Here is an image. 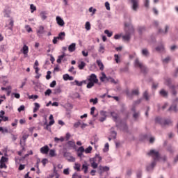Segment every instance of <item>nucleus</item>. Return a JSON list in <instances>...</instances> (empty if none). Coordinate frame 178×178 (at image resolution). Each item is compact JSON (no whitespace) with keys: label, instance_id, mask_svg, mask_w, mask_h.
I'll return each instance as SVG.
<instances>
[{"label":"nucleus","instance_id":"nucleus-1","mask_svg":"<svg viewBox=\"0 0 178 178\" xmlns=\"http://www.w3.org/2000/svg\"><path fill=\"white\" fill-rule=\"evenodd\" d=\"M147 155L152 156L154 159V161L151 163V165L147 167V172H149L153 170L154 168H155L156 165V161H159V152L155 150H150Z\"/></svg>","mask_w":178,"mask_h":178},{"label":"nucleus","instance_id":"nucleus-2","mask_svg":"<svg viewBox=\"0 0 178 178\" xmlns=\"http://www.w3.org/2000/svg\"><path fill=\"white\" fill-rule=\"evenodd\" d=\"M124 31H125V35H122V40L123 41H130V38L131 35V33H134V28L131 27L130 29V32H127V27H129V24L127 23H124Z\"/></svg>","mask_w":178,"mask_h":178},{"label":"nucleus","instance_id":"nucleus-3","mask_svg":"<svg viewBox=\"0 0 178 178\" xmlns=\"http://www.w3.org/2000/svg\"><path fill=\"white\" fill-rule=\"evenodd\" d=\"M49 124H47V122H44V130H47V131H51V127L50 126H52L53 124H55V120H54V115H50L49 116Z\"/></svg>","mask_w":178,"mask_h":178},{"label":"nucleus","instance_id":"nucleus-4","mask_svg":"<svg viewBox=\"0 0 178 178\" xmlns=\"http://www.w3.org/2000/svg\"><path fill=\"white\" fill-rule=\"evenodd\" d=\"M135 66L136 67H139L142 73H147V72H148V68H147V67L143 65V63H140V60H138V59H136L135 60Z\"/></svg>","mask_w":178,"mask_h":178},{"label":"nucleus","instance_id":"nucleus-5","mask_svg":"<svg viewBox=\"0 0 178 178\" xmlns=\"http://www.w3.org/2000/svg\"><path fill=\"white\" fill-rule=\"evenodd\" d=\"M166 84L170 88L172 95H177V91H176V86L175 85L170 86L172 84V80L170 79H166Z\"/></svg>","mask_w":178,"mask_h":178},{"label":"nucleus","instance_id":"nucleus-6","mask_svg":"<svg viewBox=\"0 0 178 178\" xmlns=\"http://www.w3.org/2000/svg\"><path fill=\"white\" fill-rule=\"evenodd\" d=\"M87 79L88 81H90L92 83H98V79H97V75H95V74H92L91 75L88 76Z\"/></svg>","mask_w":178,"mask_h":178},{"label":"nucleus","instance_id":"nucleus-7","mask_svg":"<svg viewBox=\"0 0 178 178\" xmlns=\"http://www.w3.org/2000/svg\"><path fill=\"white\" fill-rule=\"evenodd\" d=\"M21 52H22L25 58H27V56H29V46L24 44L21 49Z\"/></svg>","mask_w":178,"mask_h":178},{"label":"nucleus","instance_id":"nucleus-8","mask_svg":"<svg viewBox=\"0 0 178 178\" xmlns=\"http://www.w3.org/2000/svg\"><path fill=\"white\" fill-rule=\"evenodd\" d=\"M131 2L133 10L137 11V9H138V0H131Z\"/></svg>","mask_w":178,"mask_h":178},{"label":"nucleus","instance_id":"nucleus-9","mask_svg":"<svg viewBox=\"0 0 178 178\" xmlns=\"http://www.w3.org/2000/svg\"><path fill=\"white\" fill-rule=\"evenodd\" d=\"M56 20L57 24H58V26H60L61 27H63V26H65V21H63V19H61L60 17H59V16L56 17Z\"/></svg>","mask_w":178,"mask_h":178},{"label":"nucleus","instance_id":"nucleus-10","mask_svg":"<svg viewBox=\"0 0 178 178\" xmlns=\"http://www.w3.org/2000/svg\"><path fill=\"white\" fill-rule=\"evenodd\" d=\"M40 152L41 154H47L48 152H49V147L48 145H44V147L40 148Z\"/></svg>","mask_w":178,"mask_h":178},{"label":"nucleus","instance_id":"nucleus-11","mask_svg":"<svg viewBox=\"0 0 178 178\" xmlns=\"http://www.w3.org/2000/svg\"><path fill=\"white\" fill-rule=\"evenodd\" d=\"M66 56V54L63 53L61 56H58V58L57 59V63H62V60L63 62H66V58H64Z\"/></svg>","mask_w":178,"mask_h":178},{"label":"nucleus","instance_id":"nucleus-12","mask_svg":"<svg viewBox=\"0 0 178 178\" xmlns=\"http://www.w3.org/2000/svg\"><path fill=\"white\" fill-rule=\"evenodd\" d=\"M96 63L99 67V70H101V72H104V69H105V66H104V63H102V61L101 60H97Z\"/></svg>","mask_w":178,"mask_h":178},{"label":"nucleus","instance_id":"nucleus-13","mask_svg":"<svg viewBox=\"0 0 178 178\" xmlns=\"http://www.w3.org/2000/svg\"><path fill=\"white\" fill-rule=\"evenodd\" d=\"M159 94L161 97H163V98H168V95H169L168 91L165 90L164 89L160 90Z\"/></svg>","mask_w":178,"mask_h":178},{"label":"nucleus","instance_id":"nucleus-14","mask_svg":"<svg viewBox=\"0 0 178 178\" xmlns=\"http://www.w3.org/2000/svg\"><path fill=\"white\" fill-rule=\"evenodd\" d=\"M68 51L69 52H74V51H76V43H72L68 47Z\"/></svg>","mask_w":178,"mask_h":178},{"label":"nucleus","instance_id":"nucleus-15","mask_svg":"<svg viewBox=\"0 0 178 178\" xmlns=\"http://www.w3.org/2000/svg\"><path fill=\"white\" fill-rule=\"evenodd\" d=\"M45 33V31H44V26H40L38 28V30H37L38 35H41L42 34H44Z\"/></svg>","mask_w":178,"mask_h":178},{"label":"nucleus","instance_id":"nucleus-16","mask_svg":"<svg viewBox=\"0 0 178 178\" xmlns=\"http://www.w3.org/2000/svg\"><path fill=\"white\" fill-rule=\"evenodd\" d=\"M142 55L143 56H145V58H148L149 56V51L147 49H142Z\"/></svg>","mask_w":178,"mask_h":178},{"label":"nucleus","instance_id":"nucleus-17","mask_svg":"<svg viewBox=\"0 0 178 178\" xmlns=\"http://www.w3.org/2000/svg\"><path fill=\"white\" fill-rule=\"evenodd\" d=\"M67 145H68V147H70V148H75L76 143L73 140H70L67 143Z\"/></svg>","mask_w":178,"mask_h":178},{"label":"nucleus","instance_id":"nucleus-18","mask_svg":"<svg viewBox=\"0 0 178 178\" xmlns=\"http://www.w3.org/2000/svg\"><path fill=\"white\" fill-rule=\"evenodd\" d=\"M8 26H9L8 30L13 31V26H15V21H13V19H10V23H9Z\"/></svg>","mask_w":178,"mask_h":178},{"label":"nucleus","instance_id":"nucleus-19","mask_svg":"<svg viewBox=\"0 0 178 178\" xmlns=\"http://www.w3.org/2000/svg\"><path fill=\"white\" fill-rule=\"evenodd\" d=\"M66 35V33L65 32H61L58 34V36L57 37L58 40H60L61 41H63L65 40V36Z\"/></svg>","mask_w":178,"mask_h":178},{"label":"nucleus","instance_id":"nucleus-20","mask_svg":"<svg viewBox=\"0 0 178 178\" xmlns=\"http://www.w3.org/2000/svg\"><path fill=\"white\" fill-rule=\"evenodd\" d=\"M109 167L108 166H100L99 171L100 172H109Z\"/></svg>","mask_w":178,"mask_h":178},{"label":"nucleus","instance_id":"nucleus-21","mask_svg":"<svg viewBox=\"0 0 178 178\" xmlns=\"http://www.w3.org/2000/svg\"><path fill=\"white\" fill-rule=\"evenodd\" d=\"M168 30H169V26L166 25L165 27V31H163L162 29H159V33H160V34H166Z\"/></svg>","mask_w":178,"mask_h":178},{"label":"nucleus","instance_id":"nucleus-22","mask_svg":"<svg viewBox=\"0 0 178 178\" xmlns=\"http://www.w3.org/2000/svg\"><path fill=\"white\" fill-rule=\"evenodd\" d=\"M98 51L100 54H104L105 52V47L102 44H100Z\"/></svg>","mask_w":178,"mask_h":178},{"label":"nucleus","instance_id":"nucleus-23","mask_svg":"<svg viewBox=\"0 0 178 178\" xmlns=\"http://www.w3.org/2000/svg\"><path fill=\"white\" fill-rule=\"evenodd\" d=\"M168 111H174V112H177V105H172L169 108Z\"/></svg>","mask_w":178,"mask_h":178},{"label":"nucleus","instance_id":"nucleus-24","mask_svg":"<svg viewBox=\"0 0 178 178\" xmlns=\"http://www.w3.org/2000/svg\"><path fill=\"white\" fill-rule=\"evenodd\" d=\"M30 9H31V13H34V12H35V10H37V7H35V6H34V4H31Z\"/></svg>","mask_w":178,"mask_h":178},{"label":"nucleus","instance_id":"nucleus-25","mask_svg":"<svg viewBox=\"0 0 178 178\" xmlns=\"http://www.w3.org/2000/svg\"><path fill=\"white\" fill-rule=\"evenodd\" d=\"M86 67V63L84 61H81V63L79 65L78 67L80 69V70H83L84 67Z\"/></svg>","mask_w":178,"mask_h":178},{"label":"nucleus","instance_id":"nucleus-26","mask_svg":"<svg viewBox=\"0 0 178 178\" xmlns=\"http://www.w3.org/2000/svg\"><path fill=\"white\" fill-rule=\"evenodd\" d=\"M54 141L55 143H59V141H60L61 143H63V141H65V138L63 137H60V138L55 137Z\"/></svg>","mask_w":178,"mask_h":178},{"label":"nucleus","instance_id":"nucleus-27","mask_svg":"<svg viewBox=\"0 0 178 178\" xmlns=\"http://www.w3.org/2000/svg\"><path fill=\"white\" fill-rule=\"evenodd\" d=\"M35 108H33V113H35V112H37V111H38V109H40V104L38 103H35Z\"/></svg>","mask_w":178,"mask_h":178},{"label":"nucleus","instance_id":"nucleus-28","mask_svg":"<svg viewBox=\"0 0 178 178\" xmlns=\"http://www.w3.org/2000/svg\"><path fill=\"white\" fill-rule=\"evenodd\" d=\"M85 29L88 31L91 30V24H90V22H87L85 24Z\"/></svg>","mask_w":178,"mask_h":178},{"label":"nucleus","instance_id":"nucleus-29","mask_svg":"<svg viewBox=\"0 0 178 178\" xmlns=\"http://www.w3.org/2000/svg\"><path fill=\"white\" fill-rule=\"evenodd\" d=\"M111 116L113 118V120H115V122H116V120H118V115L116 113L111 112Z\"/></svg>","mask_w":178,"mask_h":178},{"label":"nucleus","instance_id":"nucleus-30","mask_svg":"<svg viewBox=\"0 0 178 178\" xmlns=\"http://www.w3.org/2000/svg\"><path fill=\"white\" fill-rule=\"evenodd\" d=\"M0 131H1L3 134H5V133H9V130L7 129V128H3L2 127H0Z\"/></svg>","mask_w":178,"mask_h":178},{"label":"nucleus","instance_id":"nucleus-31","mask_svg":"<svg viewBox=\"0 0 178 178\" xmlns=\"http://www.w3.org/2000/svg\"><path fill=\"white\" fill-rule=\"evenodd\" d=\"M104 33L106 34L107 37H112L113 35V33L109 31V30H105Z\"/></svg>","mask_w":178,"mask_h":178},{"label":"nucleus","instance_id":"nucleus-32","mask_svg":"<svg viewBox=\"0 0 178 178\" xmlns=\"http://www.w3.org/2000/svg\"><path fill=\"white\" fill-rule=\"evenodd\" d=\"M90 102L93 103V105H97L98 104V98L90 99Z\"/></svg>","mask_w":178,"mask_h":178},{"label":"nucleus","instance_id":"nucleus-33","mask_svg":"<svg viewBox=\"0 0 178 178\" xmlns=\"http://www.w3.org/2000/svg\"><path fill=\"white\" fill-rule=\"evenodd\" d=\"M40 17L42 20H45L47 19V13L45 12L40 13Z\"/></svg>","mask_w":178,"mask_h":178},{"label":"nucleus","instance_id":"nucleus-34","mask_svg":"<svg viewBox=\"0 0 178 178\" xmlns=\"http://www.w3.org/2000/svg\"><path fill=\"white\" fill-rule=\"evenodd\" d=\"M56 154H55V150L54 149H50L49 151V156H51V158H54V156H56Z\"/></svg>","mask_w":178,"mask_h":178},{"label":"nucleus","instance_id":"nucleus-35","mask_svg":"<svg viewBox=\"0 0 178 178\" xmlns=\"http://www.w3.org/2000/svg\"><path fill=\"white\" fill-rule=\"evenodd\" d=\"M94 84H95V83L89 81V83L87 84L86 87H87V88H92V87H94Z\"/></svg>","mask_w":178,"mask_h":178},{"label":"nucleus","instance_id":"nucleus-36","mask_svg":"<svg viewBox=\"0 0 178 178\" xmlns=\"http://www.w3.org/2000/svg\"><path fill=\"white\" fill-rule=\"evenodd\" d=\"M91 151H92V147H91V146H89L88 147H87L85 149L86 154H90L91 152Z\"/></svg>","mask_w":178,"mask_h":178},{"label":"nucleus","instance_id":"nucleus-37","mask_svg":"<svg viewBox=\"0 0 178 178\" xmlns=\"http://www.w3.org/2000/svg\"><path fill=\"white\" fill-rule=\"evenodd\" d=\"M171 124H172V120H165L163 122L164 126L170 125Z\"/></svg>","mask_w":178,"mask_h":178},{"label":"nucleus","instance_id":"nucleus-38","mask_svg":"<svg viewBox=\"0 0 178 178\" xmlns=\"http://www.w3.org/2000/svg\"><path fill=\"white\" fill-rule=\"evenodd\" d=\"M82 169L84 170V173H87V172H88V166H87V165L83 164L82 165Z\"/></svg>","mask_w":178,"mask_h":178},{"label":"nucleus","instance_id":"nucleus-39","mask_svg":"<svg viewBox=\"0 0 178 178\" xmlns=\"http://www.w3.org/2000/svg\"><path fill=\"white\" fill-rule=\"evenodd\" d=\"M8 157L2 156L0 160V162L5 163L6 162H8Z\"/></svg>","mask_w":178,"mask_h":178},{"label":"nucleus","instance_id":"nucleus-40","mask_svg":"<svg viewBox=\"0 0 178 178\" xmlns=\"http://www.w3.org/2000/svg\"><path fill=\"white\" fill-rule=\"evenodd\" d=\"M74 83H75L76 86H77L78 87H81V86H83V82H80L77 80H75Z\"/></svg>","mask_w":178,"mask_h":178},{"label":"nucleus","instance_id":"nucleus-41","mask_svg":"<svg viewBox=\"0 0 178 178\" xmlns=\"http://www.w3.org/2000/svg\"><path fill=\"white\" fill-rule=\"evenodd\" d=\"M8 166H6V164L5 163L0 162V169H6Z\"/></svg>","mask_w":178,"mask_h":178},{"label":"nucleus","instance_id":"nucleus-42","mask_svg":"<svg viewBox=\"0 0 178 178\" xmlns=\"http://www.w3.org/2000/svg\"><path fill=\"white\" fill-rule=\"evenodd\" d=\"M105 79H106V75L105 74V73H102V76L100 77V80L104 82L105 81Z\"/></svg>","mask_w":178,"mask_h":178},{"label":"nucleus","instance_id":"nucleus-43","mask_svg":"<svg viewBox=\"0 0 178 178\" xmlns=\"http://www.w3.org/2000/svg\"><path fill=\"white\" fill-rule=\"evenodd\" d=\"M51 94H52V90L51 89H47L45 92H44V95L47 96H49L51 95Z\"/></svg>","mask_w":178,"mask_h":178},{"label":"nucleus","instance_id":"nucleus-44","mask_svg":"<svg viewBox=\"0 0 178 178\" xmlns=\"http://www.w3.org/2000/svg\"><path fill=\"white\" fill-rule=\"evenodd\" d=\"M143 97H144L145 99H146V101H148L149 99V97H148V92L145 91L143 93Z\"/></svg>","mask_w":178,"mask_h":178},{"label":"nucleus","instance_id":"nucleus-45","mask_svg":"<svg viewBox=\"0 0 178 178\" xmlns=\"http://www.w3.org/2000/svg\"><path fill=\"white\" fill-rule=\"evenodd\" d=\"M105 8L107 10H111V4H109V2L106 1L105 3Z\"/></svg>","mask_w":178,"mask_h":178},{"label":"nucleus","instance_id":"nucleus-46","mask_svg":"<svg viewBox=\"0 0 178 178\" xmlns=\"http://www.w3.org/2000/svg\"><path fill=\"white\" fill-rule=\"evenodd\" d=\"M25 29L28 33H31V31H33V29H31V27H30L29 25H26Z\"/></svg>","mask_w":178,"mask_h":178},{"label":"nucleus","instance_id":"nucleus-47","mask_svg":"<svg viewBox=\"0 0 178 178\" xmlns=\"http://www.w3.org/2000/svg\"><path fill=\"white\" fill-rule=\"evenodd\" d=\"M51 73L52 72L51 71H47V76H46L47 80H49L51 79Z\"/></svg>","mask_w":178,"mask_h":178},{"label":"nucleus","instance_id":"nucleus-48","mask_svg":"<svg viewBox=\"0 0 178 178\" xmlns=\"http://www.w3.org/2000/svg\"><path fill=\"white\" fill-rule=\"evenodd\" d=\"M117 133L115 131H111V136L114 140H116Z\"/></svg>","mask_w":178,"mask_h":178},{"label":"nucleus","instance_id":"nucleus-49","mask_svg":"<svg viewBox=\"0 0 178 178\" xmlns=\"http://www.w3.org/2000/svg\"><path fill=\"white\" fill-rule=\"evenodd\" d=\"M25 168H26V165L20 164L19 168H18V170H24Z\"/></svg>","mask_w":178,"mask_h":178},{"label":"nucleus","instance_id":"nucleus-50","mask_svg":"<svg viewBox=\"0 0 178 178\" xmlns=\"http://www.w3.org/2000/svg\"><path fill=\"white\" fill-rule=\"evenodd\" d=\"M80 168H81L80 164H79V163H75V167H74V168L76 169V170H77V172H80Z\"/></svg>","mask_w":178,"mask_h":178},{"label":"nucleus","instance_id":"nucleus-51","mask_svg":"<svg viewBox=\"0 0 178 178\" xmlns=\"http://www.w3.org/2000/svg\"><path fill=\"white\" fill-rule=\"evenodd\" d=\"M63 80H65V81H67V80H69V74H65L63 76Z\"/></svg>","mask_w":178,"mask_h":178},{"label":"nucleus","instance_id":"nucleus-52","mask_svg":"<svg viewBox=\"0 0 178 178\" xmlns=\"http://www.w3.org/2000/svg\"><path fill=\"white\" fill-rule=\"evenodd\" d=\"M91 166L93 168V169H97L98 168V164L95 162H93L91 163Z\"/></svg>","mask_w":178,"mask_h":178},{"label":"nucleus","instance_id":"nucleus-53","mask_svg":"<svg viewBox=\"0 0 178 178\" xmlns=\"http://www.w3.org/2000/svg\"><path fill=\"white\" fill-rule=\"evenodd\" d=\"M89 12H92V15H95V12H97V9L93 8L92 7H90L89 8Z\"/></svg>","mask_w":178,"mask_h":178},{"label":"nucleus","instance_id":"nucleus-54","mask_svg":"<svg viewBox=\"0 0 178 178\" xmlns=\"http://www.w3.org/2000/svg\"><path fill=\"white\" fill-rule=\"evenodd\" d=\"M163 49H164L163 45H161L156 48V51H163Z\"/></svg>","mask_w":178,"mask_h":178},{"label":"nucleus","instance_id":"nucleus-55","mask_svg":"<svg viewBox=\"0 0 178 178\" xmlns=\"http://www.w3.org/2000/svg\"><path fill=\"white\" fill-rule=\"evenodd\" d=\"M139 92L138 89L132 90V95H138Z\"/></svg>","mask_w":178,"mask_h":178},{"label":"nucleus","instance_id":"nucleus-56","mask_svg":"<svg viewBox=\"0 0 178 178\" xmlns=\"http://www.w3.org/2000/svg\"><path fill=\"white\" fill-rule=\"evenodd\" d=\"M55 86H56V81H53L51 83H50V87L51 88H54L55 87Z\"/></svg>","mask_w":178,"mask_h":178},{"label":"nucleus","instance_id":"nucleus-57","mask_svg":"<svg viewBox=\"0 0 178 178\" xmlns=\"http://www.w3.org/2000/svg\"><path fill=\"white\" fill-rule=\"evenodd\" d=\"M170 60V57L168 56L165 59L163 60V63H168Z\"/></svg>","mask_w":178,"mask_h":178},{"label":"nucleus","instance_id":"nucleus-58","mask_svg":"<svg viewBox=\"0 0 178 178\" xmlns=\"http://www.w3.org/2000/svg\"><path fill=\"white\" fill-rule=\"evenodd\" d=\"M25 107L24 105H22L18 108V112H22V111H24Z\"/></svg>","mask_w":178,"mask_h":178},{"label":"nucleus","instance_id":"nucleus-59","mask_svg":"<svg viewBox=\"0 0 178 178\" xmlns=\"http://www.w3.org/2000/svg\"><path fill=\"white\" fill-rule=\"evenodd\" d=\"M114 58H115V60L116 63H119V55L115 54Z\"/></svg>","mask_w":178,"mask_h":178},{"label":"nucleus","instance_id":"nucleus-60","mask_svg":"<svg viewBox=\"0 0 178 178\" xmlns=\"http://www.w3.org/2000/svg\"><path fill=\"white\" fill-rule=\"evenodd\" d=\"M11 136H12L13 141H16V140H17V135H15V134H12Z\"/></svg>","mask_w":178,"mask_h":178},{"label":"nucleus","instance_id":"nucleus-61","mask_svg":"<svg viewBox=\"0 0 178 178\" xmlns=\"http://www.w3.org/2000/svg\"><path fill=\"white\" fill-rule=\"evenodd\" d=\"M84 151H86V150L84 149V147H80L78 149V152L83 153V152H84Z\"/></svg>","mask_w":178,"mask_h":178},{"label":"nucleus","instance_id":"nucleus-62","mask_svg":"<svg viewBox=\"0 0 178 178\" xmlns=\"http://www.w3.org/2000/svg\"><path fill=\"white\" fill-rule=\"evenodd\" d=\"M156 122L157 123H162V118H161L159 117L156 118Z\"/></svg>","mask_w":178,"mask_h":178},{"label":"nucleus","instance_id":"nucleus-63","mask_svg":"<svg viewBox=\"0 0 178 178\" xmlns=\"http://www.w3.org/2000/svg\"><path fill=\"white\" fill-rule=\"evenodd\" d=\"M20 124H26V119L23 118L19 120Z\"/></svg>","mask_w":178,"mask_h":178},{"label":"nucleus","instance_id":"nucleus-64","mask_svg":"<svg viewBox=\"0 0 178 178\" xmlns=\"http://www.w3.org/2000/svg\"><path fill=\"white\" fill-rule=\"evenodd\" d=\"M64 175H69V168H66L63 170Z\"/></svg>","mask_w":178,"mask_h":178}]
</instances>
